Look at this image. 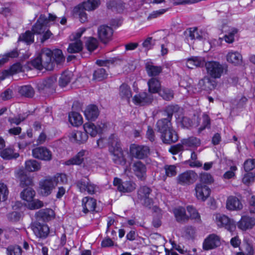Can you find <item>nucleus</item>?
Instances as JSON below:
<instances>
[{
    "mask_svg": "<svg viewBox=\"0 0 255 255\" xmlns=\"http://www.w3.org/2000/svg\"><path fill=\"white\" fill-rule=\"evenodd\" d=\"M31 64L34 67L40 70L43 69L48 71L53 70L54 62L52 60V50L47 48L42 49L36 57L32 61Z\"/></svg>",
    "mask_w": 255,
    "mask_h": 255,
    "instance_id": "nucleus-1",
    "label": "nucleus"
},
{
    "mask_svg": "<svg viewBox=\"0 0 255 255\" xmlns=\"http://www.w3.org/2000/svg\"><path fill=\"white\" fill-rule=\"evenodd\" d=\"M57 18L56 15L52 14H49L48 18L44 15L41 14L35 24L32 26V31L33 33L44 34L41 39L42 42L49 38L52 35L51 32L48 29V27L49 26V22L55 21Z\"/></svg>",
    "mask_w": 255,
    "mask_h": 255,
    "instance_id": "nucleus-2",
    "label": "nucleus"
},
{
    "mask_svg": "<svg viewBox=\"0 0 255 255\" xmlns=\"http://www.w3.org/2000/svg\"><path fill=\"white\" fill-rule=\"evenodd\" d=\"M174 109V107L173 106L167 107L163 113V116L166 117L157 121L156 127L157 131L160 133L166 131L167 129L169 130V128L172 127L171 120L172 118Z\"/></svg>",
    "mask_w": 255,
    "mask_h": 255,
    "instance_id": "nucleus-3",
    "label": "nucleus"
},
{
    "mask_svg": "<svg viewBox=\"0 0 255 255\" xmlns=\"http://www.w3.org/2000/svg\"><path fill=\"white\" fill-rule=\"evenodd\" d=\"M205 66L207 74L214 79L220 78L225 69L222 64L215 61L207 62Z\"/></svg>",
    "mask_w": 255,
    "mask_h": 255,
    "instance_id": "nucleus-4",
    "label": "nucleus"
},
{
    "mask_svg": "<svg viewBox=\"0 0 255 255\" xmlns=\"http://www.w3.org/2000/svg\"><path fill=\"white\" fill-rule=\"evenodd\" d=\"M152 190L146 186H143L138 190V199L142 204L146 207L150 208L153 204L151 197Z\"/></svg>",
    "mask_w": 255,
    "mask_h": 255,
    "instance_id": "nucleus-5",
    "label": "nucleus"
},
{
    "mask_svg": "<svg viewBox=\"0 0 255 255\" xmlns=\"http://www.w3.org/2000/svg\"><path fill=\"white\" fill-rule=\"evenodd\" d=\"M76 185L82 193L87 192L88 194L91 195L96 193L97 186L92 183L88 177L78 180Z\"/></svg>",
    "mask_w": 255,
    "mask_h": 255,
    "instance_id": "nucleus-6",
    "label": "nucleus"
},
{
    "mask_svg": "<svg viewBox=\"0 0 255 255\" xmlns=\"http://www.w3.org/2000/svg\"><path fill=\"white\" fill-rule=\"evenodd\" d=\"M150 149L147 146L132 144L130 146V152L132 157L142 159L147 157Z\"/></svg>",
    "mask_w": 255,
    "mask_h": 255,
    "instance_id": "nucleus-7",
    "label": "nucleus"
},
{
    "mask_svg": "<svg viewBox=\"0 0 255 255\" xmlns=\"http://www.w3.org/2000/svg\"><path fill=\"white\" fill-rule=\"evenodd\" d=\"M197 177V174L195 172L189 170L180 174L177 177V182L181 185H189L193 184L196 180Z\"/></svg>",
    "mask_w": 255,
    "mask_h": 255,
    "instance_id": "nucleus-8",
    "label": "nucleus"
},
{
    "mask_svg": "<svg viewBox=\"0 0 255 255\" xmlns=\"http://www.w3.org/2000/svg\"><path fill=\"white\" fill-rule=\"evenodd\" d=\"M55 187V183L51 177H47L41 180L39 182L40 193L44 196L49 195Z\"/></svg>",
    "mask_w": 255,
    "mask_h": 255,
    "instance_id": "nucleus-9",
    "label": "nucleus"
},
{
    "mask_svg": "<svg viewBox=\"0 0 255 255\" xmlns=\"http://www.w3.org/2000/svg\"><path fill=\"white\" fill-rule=\"evenodd\" d=\"M32 156L37 159L50 161L52 159L51 152L45 147H37L32 149Z\"/></svg>",
    "mask_w": 255,
    "mask_h": 255,
    "instance_id": "nucleus-10",
    "label": "nucleus"
},
{
    "mask_svg": "<svg viewBox=\"0 0 255 255\" xmlns=\"http://www.w3.org/2000/svg\"><path fill=\"white\" fill-rule=\"evenodd\" d=\"M132 170L135 176L140 180H145L146 178L147 168L140 161L134 162L132 165Z\"/></svg>",
    "mask_w": 255,
    "mask_h": 255,
    "instance_id": "nucleus-11",
    "label": "nucleus"
},
{
    "mask_svg": "<svg viewBox=\"0 0 255 255\" xmlns=\"http://www.w3.org/2000/svg\"><path fill=\"white\" fill-rule=\"evenodd\" d=\"M114 185L117 187L118 190L122 192H130L135 188V184L131 181L122 182L118 178H115L113 181Z\"/></svg>",
    "mask_w": 255,
    "mask_h": 255,
    "instance_id": "nucleus-12",
    "label": "nucleus"
},
{
    "mask_svg": "<svg viewBox=\"0 0 255 255\" xmlns=\"http://www.w3.org/2000/svg\"><path fill=\"white\" fill-rule=\"evenodd\" d=\"M113 34V29L109 26L103 25L98 29L99 38L104 43H107L111 39Z\"/></svg>",
    "mask_w": 255,
    "mask_h": 255,
    "instance_id": "nucleus-13",
    "label": "nucleus"
},
{
    "mask_svg": "<svg viewBox=\"0 0 255 255\" xmlns=\"http://www.w3.org/2000/svg\"><path fill=\"white\" fill-rule=\"evenodd\" d=\"M195 191L196 198L202 201H205L210 194V189L201 183L196 185Z\"/></svg>",
    "mask_w": 255,
    "mask_h": 255,
    "instance_id": "nucleus-14",
    "label": "nucleus"
},
{
    "mask_svg": "<svg viewBox=\"0 0 255 255\" xmlns=\"http://www.w3.org/2000/svg\"><path fill=\"white\" fill-rule=\"evenodd\" d=\"M31 228L34 234L38 238H45L49 233V229L46 225L38 222L33 223Z\"/></svg>",
    "mask_w": 255,
    "mask_h": 255,
    "instance_id": "nucleus-15",
    "label": "nucleus"
},
{
    "mask_svg": "<svg viewBox=\"0 0 255 255\" xmlns=\"http://www.w3.org/2000/svg\"><path fill=\"white\" fill-rule=\"evenodd\" d=\"M84 128L85 132L86 134H89L91 136L94 137L97 134L101 133L103 129L106 127V125L101 123L97 126H95L93 123L88 122L84 125Z\"/></svg>",
    "mask_w": 255,
    "mask_h": 255,
    "instance_id": "nucleus-16",
    "label": "nucleus"
},
{
    "mask_svg": "<svg viewBox=\"0 0 255 255\" xmlns=\"http://www.w3.org/2000/svg\"><path fill=\"white\" fill-rule=\"evenodd\" d=\"M135 104L143 106L151 104L153 101V96L150 93H140L135 95L133 98Z\"/></svg>",
    "mask_w": 255,
    "mask_h": 255,
    "instance_id": "nucleus-17",
    "label": "nucleus"
},
{
    "mask_svg": "<svg viewBox=\"0 0 255 255\" xmlns=\"http://www.w3.org/2000/svg\"><path fill=\"white\" fill-rule=\"evenodd\" d=\"M220 244V237L215 234H211L205 240L203 248L205 250H209L219 247Z\"/></svg>",
    "mask_w": 255,
    "mask_h": 255,
    "instance_id": "nucleus-18",
    "label": "nucleus"
},
{
    "mask_svg": "<svg viewBox=\"0 0 255 255\" xmlns=\"http://www.w3.org/2000/svg\"><path fill=\"white\" fill-rule=\"evenodd\" d=\"M109 151L112 155V160L115 164L122 165L126 164V159L121 147L115 149L112 147L110 148Z\"/></svg>",
    "mask_w": 255,
    "mask_h": 255,
    "instance_id": "nucleus-19",
    "label": "nucleus"
},
{
    "mask_svg": "<svg viewBox=\"0 0 255 255\" xmlns=\"http://www.w3.org/2000/svg\"><path fill=\"white\" fill-rule=\"evenodd\" d=\"M161 138L164 143L169 144L175 142L178 139V135L172 127L161 133Z\"/></svg>",
    "mask_w": 255,
    "mask_h": 255,
    "instance_id": "nucleus-20",
    "label": "nucleus"
},
{
    "mask_svg": "<svg viewBox=\"0 0 255 255\" xmlns=\"http://www.w3.org/2000/svg\"><path fill=\"white\" fill-rule=\"evenodd\" d=\"M216 221L219 227H225L228 230H231L232 228H235L233 221L224 215L217 214Z\"/></svg>",
    "mask_w": 255,
    "mask_h": 255,
    "instance_id": "nucleus-21",
    "label": "nucleus"
},
{
    "mask_svg": "<svg viewBox=\"0 0 255 255\" xmlns=\"http://www.w3.org/2000/svg\"><path fill=\"white\" fill-rule=\"evenodd\" d=\"M204 58L199 56H193L187 60L186 66L189 69H194L197 67H202L205 65Z\"/></svg>",
    "mask_w": 255,
    "mask_h": 255,
    "instance_id": "nucleus-22",
    "label": "nucleus"
},
{
    "mask_svg": "<svg viewBox=\"0 0 255 255\" xmlns=\"http://www.w3.org/2000/svg\"><path fill=\"white\" fill-rule=\"evenodd\" d=\"M96 200L91 197H85L82 200L83 211L85 213L95 211L96 207Z\"/></svg>",
    "mask_w": 255,
    "mask_h": 255,
    "instance_id": "nucleus-23",
    "label": "nucleus"
},
{
    "mask_svg": "<svg viewBox=\"0 0 255 255\" xmlns=\"http://www.w3.org/2000/svg\"><path fill=\"white\" fill-rule=\"evenodd\" d=\"M243 207V204L236 197L230 196L227 200L226 207L229 210H240Z\"/></svg>",
    "mask_w": 255,
    "mask_h": 255,
    "instance_id": "nucleus-24",
    "label": "nucleus"
},
{
    "mask_svg": "<svg viewBox=\"0 0 255 255\" xmlns=\"http://www.w3.org/2000/svg\"><path fill=\"white\" fill-rule=\"evenodd\" d=\"M70 138L72 141L83 143L87 140L88 135L85 132L76 130L71 133Z\"/></svg>",
    "mask_w": 255,
    "mask_h": 255,
    "instance_id": "nucleus-25",
    "label": "nucleus"
},
{
    "mask_svg": "<svg viewBox=\"0 0 255 255\" xmlns=\"http://www.w3.org/2000/svg\"><path fill=\"white\" fill-rule=\"evenodd\" d=\"M84 114L87 120H95L98 117L99 112L96 106L90 105L86 108Z\"/></svg>",
    "mask_w": 255,
    "mask_h": 255,
    "instance_id": "nucleus-26",
    "label": "nucleus"
},
{
    "mask_svg": "<svg viewBox=\"0 0 255 255\" xmlns=\"http://www.w3.org/2000/svg\"><path fill=\"white\" fill-rule=\"evenodd\" d=\"M255 225V220L249 217H243L238 223V227L242 230L252 228Z\"/></svg>",
    "mask_w": 255,
    "mask_h": 255,
    "instance_id": "nucleus-27",
    "label": "nucleus"
},
{
    "mask_svg": "<svg viewBox=\"0 0 255 255\" xmlns=\"http://www.w3.org/2000/svg\"><path fill=\"white\" fill-rule=\"evenodd\" d=\"M145 69L147 75L150 77L158 76L162 71L161 66L154 65L152 62L146 63Z\"/></svg>",
    "mask_w": 255,
    "mask_h": 255,
    "instance_id": "nucleus-28",
    "label": "nucleus"
},
{
    "mask_svg": "<svg viewBox=\"0 0 255 255\" xmlns=\"http://www.w3.org/2000/svg\"><path fill=\"white\" fill-rule=\"evenodd\" d=\"M148 91L151 94L158 93L161 88V84L158 78H151L147 82Z\"/></svg>",
    "mask_w": 255,
    "mask_h": 255,
    "instance_id": "nucleus-29",
    "label": "nucleus"
},
{
    "mask_svg": "<svg viewBox=\"0 0 255 255\" xmlns=\"http://www.w3.org/2000/svg\"><path fill=\"white\" fill-rule=\"evenodd\" d=\"M85 150H81L79 151L73 157L68 159L65 162V164L66 165H80L84 160V156L85 153Z\"/></svg>",
    "mask_w": 255,
    "mask_h": 255,
    "instance_id": "nucleus-30",
    "label": "nucleus"
},
{
    "mask_svg": "<svg viewBox=\"0 0 255 255\" xmlns=\"http://www.w3.org/2000/svg\"><path fill=\"white\" fill-rule=\"evenodd\" d=\"M187 38H190V39H201L205 35L201 31H199L196 27H191L188 29L185 32Z\"/></svg>",
    "mask_w": 255,
    "mask_h": 255,
    "instance_id": "nucleus-31",
    "label": "nucleus"
},
{
    "mask_svg": "<svg viewBox=\"0 0 255 255\" xmlns=\"http://www.w3.org/2000/svg\"><path fill=\"white\" fill-rule=\"evenodd\" d=\"M119 95L123 100L129 102L132 96L131 91L129 86L123 84L119 88Z\"/></svg>",
    "mask_w": 255,
    "mask_h": 255,
    "instance_id": "nucleus-32",
    "label": "nucleus"
},
{
    "mask_svg": "<svg viewBox=\"0 0 255 255\" xmlns=\"http://www.w3.org/2000/svg\"><path fill=\"white\" fill-rule=\"evenodd\" d=\"M227 60L235 65H238L241 63L242 56L238 52L231 51L227 55Z\"/></svg>",
    "mask_w": 255,
    "mask_h": 255,
    "instance_id": "nucleus-33",
    "label": "nucleus"
},
{
    "mask_svg": "<svg viewBox=\"0 0 255 255\" xmlns=\"http://www.w3.org/2000/svg\"><path fill=\"white\" fill-rule=\"evenodd\" d=\"M40 163L34 159L27 160L25 162V170L29 172H35L40 170Z\"/></svg>",
    "mask_w": 255,
    "mask_h": 255,
    "instance_id": "nucleus-34",
    "label": "nucleus"
},
{
    "mask_svg": "<svg viewBox=\"0 0 255 255\" xmlns=\"http://www.w3.org/2000/svg\"><path fill=\"white\" fill-rule=\"evenodd\" d=\"M177 221L179 222L187 221L189 217L186 214L185 209L183 207H178L173 210Z\"/></svg>",
    "mask_w": 255,
    "mask_h": 255,
    "instance_id": "nucleus-35",
    "label": "nucleus"
},
{
    "mask_svg": "<svg viewBox=\"0 0 255 255\" xmlns=\"http://www.w3.org/2000/svg\"><path fill=\"white\" fill-rule=\"evenodd\" d=\"M54 211L51 209L40 210L36 213L37 218H40L43 221H49L54 216Z\"/></svg>",
    "mask_w": 255,
    "mask_h": 255,
    "instance_id": "nucleus-36",
    "label": "nucleus"
},
{
    "mask_svg": "<svg viewBox=\"0 0 255 255\" xmlns=\"http://www.w3.org/2000/svg\"><path fill=\"white\" fill-rule=\"evenodd\" d=\"M18 41H22L26 43L27 45H29L34 42V33L33 32L27 30L25 32L21 34L18 38Z\"/></svg>",
    "mask_w": 255,
    "mask_h": 255,
    "instance_id": "nucleus-37",
    "label": "nucleus"
},
{
    "mask_svg": "<svg viewBox=\"0 0 255 255\" xmlns=\"http://www.w3.org/2000/svg\"><path fill=\"white\" fill-rule=\"evenodd\" d=\"M69 121L71 125L75 127L81 125L83 123L81 116L78 113L75 112L69 114Z\"/></svg>",
    "mask_w": 255,
    "mask_h": 255,
    "instance_id": "nucleus-38",
    "label": "nucleus"
},
{
    "mask_svg": "<svg viewBox=\"0 0 255 255\" xmlns=\"http://www.w3.org/2000/svg\"><path fill=\"white\" fill-rule=\"evenodd\" d=\"M121 60L119 58L114 57L106 60H98L96 64L100 66H106L109 67L111 65H115L120 63Z\"/></svg>",
    "mask_w": 255,
    "mask_h": 255,
    "instance_id": "nucleus-39",
    "label": "nucleus"
},
{
    "mask_svg": "<svg viewBox=\"0 0 255 255\" xmlns=\"http://www.w3.org/2000/svg\"><path fill=\"white\" fill-rule=\"evenodd\" d=\"M199 88L203 90L209 91L214 88L211 79L208 77H204L199 80L198 83Z\"/></svg>",
    "mask_w": 255,
    "mask_h": 255,
    "instance_id": "nucleus-40",
    "label": "nucleus"
},
{
    "mask_svg": "<svg viewBox=\"0 0 255 255\" xmlns=\"http://www.w3.org/2000/svg\"><path fill=\"white\" fill-rule=\"evenodd\" d=\"M181 142L184 145L191 147H198L200 146L201 144L200 139L194 136H191L188 138L183 139L181 140Z\"/></svg>",
    "mask_w": 255,
    "mask_h": 255,
    "instance_id": "nucleus-41",
    "label": "nucleus"
},
{
    "mask_svg": "<svg viewBox=\"0 0 255 255\" xmlns=\"http://www.w3.org/2000/svg\"><path fill=\"white\" fill-rule=\"evenodd\" d=\"M100 4V0H88L79 5L85 10H93L98 7Z\"/></svg>",
    "mask_w": 255,
    "mask_h": 255,
    "instance_id": "nucleus-42",
    "label": "nucleus"
},
{
    "mask_svg": "<svg viewBox=\"0 0 255 255\" xmlns=\"http://www.w3.org/2000/svg\"><path fill=\"white\" fill-rule=\"evenodd\" d=\"M73 74L70 72H65L63 73L59 80V86L61 87H65L71 81Z\"/></svg>",
    "mask_w": 255,
    "mask_h": 255,
    "instance_id": "nucleus-43",
    "label": "nucleus"
},
{
    "mask_svg": "<svg viewBox=\"0 0 255 255\" xmlns=\"http://www.w3.org/2000/svg\"><path fill=\"white\" fill-rule=\"evenodd\" d=\"M52 51V60H54V64L57 65L61 64L65 61V57L63 55L61 50L56 49Z\"/></svg>",
    "mask_w": 255,
    "mask_h": 255,
    "instance_id": "nucleus-44",
    "label": "nucleus"
},
{
    "mask_svg": "<svg viewBox=\"0 0 255 255\" xmlns=\"http://www.w3.org/2000/svg\"><path fill=\"white\" fill-rule=\"evenodd\" d=\"M83 44L81 41H74L69 44L67 51L69 53H78L82 50Z\"/></svg>",
    "mask_w": 255,
    "mask_h": 255,
    "instance_id": "nucleus-45",
    "label": "nucleus"
},
{
    "mask_svg": "<svg viewBox=\"0 0 255 255\" xmlns=\"http://www.w3.org/2000/svg\"><path fill=\"white\" fill-rule=\"evenodd\" d=\"M35 191L31 188L24 189L20 193L21 198L27 202L31 201L35 196Z\"/></svg>",
    "mask_w": 255,
    "mask_h": 255,
    "instance_id": "nucleus-46",
    "label": "nucleus"
},
{
    "mask_svg": "<svg viewBox=\"0 0 255 255\" xmlns=\"http://www.w3.org/2000/svg\"><path fill=\"white\" fill-rule=\"evenodd\" d=\"M107 76L108 74L106 69L103 68H100L94 71L93 79L100 81L107 78Z\"/></svg>",
    "mask_w": 255,
    "mask_h": 255,
    "instance_id": "nucleus-47",
    "label": "nucleus"
},
{
    "mask_svg": "<svg viewBox=\"0 0 255 255\" xmlns=\"http://www.w3.org/2000/svg\"><path fill=\"white\" fill-rule=\"evenodd\" d=\"M1 157L4 159H11L12 158H16L19 156L17 153H14L12 149L10 148H5L0 152Z\"/></svg>",
    "mask_w": 255,
    "mask_h": 255,
    "instance_id": "nucleus-48",
    "label": "nucleus"
},
{
    "mask_svg": "<svg viewBox=\"0 0 255 255\" xmlns=\"http://www.w3.org/2000/svg\"><path fill=\"white\" fill-rule=\"evenodd\" d=\"M107 140L109 150L110 148L112 147L115 149L118 148H121L120 141L116 134H113L111 135Z\"/></svg>",
    "mask_w": 255,
    "mask_h": 255,
    "instance_id": "nucleus-49",
    "label": "nucleus"
},
{
    "mask_svg": "<svg viewBox=\"0 0 255 255\" xmlns=\"http://www.w3.org/2000/svg\"><path fill=\"white\" fill-rule=\"evenodd\" d=\"M19 92L20 95L26 97H32L34 94L33 88L29 85L23 86L20 87Z\"/></svg>",
    "mask_w": 255,
    "mask_h": 255,
    "instance_id": "nucleus-50",
    "label": "nucleus"
},
{
    "mask_svg": "<svg viewBox=\"0 0 255 255\" xmlns=\"http://www.w3.org/2000/svg\"><path fill=\"white\" fill-rule=\"evenodd\" d=\"M158 93L165 100L170 101L173 98L174 93L170 89L164 88L160 89Z\"/></svg>",
    "mask_w": 255,
    "mask_h": 255,
    "instance_id": "nucleus-51",
    "label": "nucleus"
},
{
    "mask_svg": "<svg viewBox=\"0 0 255 255\" xmlns=\"http://www.w3.org/2000/svg\"><path fill=\"white\" fill-rule=\"evenodd\" d=\"M187 212L190 214V218L196 222L200 223L201 221L200 216L197 211L192 206L187 207Z\"/></svg>",
    "mask_w": 255,
    "mask_h": 255,
    "instance_id": "nucleus-52",
    "label": "nucleus"
},
{
    "mask_svg": "<svg viewBox=\"0 0 255 255\" xmlns=\"http://www.w3.org/2000/svg\"><path fill=\"white\" fill-rule=\"evenodd\" d=\"M192 80L191 79H183L179 82V86L187 90V93L191 94L194 92L193 91V88L191 85Z\"/></svg>",
    "mask_w": 255,
    "mask_h": 255,
    "instance_id": "nucleus-53",
    "label": "nucleus"
},
{
    "mask_svg": "<svg viewBox=\"0 0 255 255\" xmlns=\"http://www.w3.org/2000/svg\"><path fill=\"white\" fill-rule=\"evenodd\" d=\"M84 10V9L80 5H78L74 9V12L79 15L80 20L81 22H84L87 20V14Z\"/></svg>",
    "mask_w": 255,
    "mask_h": 255,
    "instance_id": "nucleus-54",
    "label": "nucleus"
},
{
    "mask_svg": "<svg viewBox=\"0 0 255 255\" xmlns=\"http://www.w3.org/2000/svg\"><path fill=\"white\" fill-rule=\"evenodd\" d=\"M51 178L56 186L59 184H64L67 181V176L65 174H57L54 176L51 177Z\"/></svg>",
    "mask_w": 255,
    "mask_h": 255,
    "instance_id": "nucleus-55",
    "label": "nucleus"
},
{
    "mask_svg": "<svg viewBox=\"0 0 255 255\" xmlns=\"http://www.w3.org/2000/svg\"><path fill=\"white\" fill-rule=\"evenodd\" d=\"M86 45L89 51H92L97 48L98 42L96 38L91 37L87 40Z\"/></svg>",
    "mask_w": 255,
    "mask_h": 255,
    "instance_id": "nucleus-56",
    "label": "nucleus"
},
{
    "mask_svg": "<svg viewBox=\"0 0 255 255\" xmlns=\"http://www.w3.org/2000/svg\"><path fill=\"white\" fill-rule=\"evenodd\" d=\"M7 255H21V248L18 246H10L6 249Z\"/></svg>",
    "mask_w": 255,
    "mask_h": 255,
    "instance_id": "nucleus-57",
    "label": "nucleus"
},
{
    "mask_svg": "<svg viewBox=\"0 0 255 255\" xmlns=\"http://www.w3.org/2000/svg\"><path fill=\"white\" fill-rule=\"evenodd\" d=\"M202 125L198 129V132L200 133L206 128H210L211 125L210 118L208 115L204 114L203 115Z\"/></svg>",
    "mask_w": 255,
    "mask_h": 255,
    "instance_id": "nucleus-58",
    "label": "nucleus"
},
{
    "mask_svg": "<svg viewBox=\"0 0 255 255\" xmlns=\"http://www.w3.org/2000/svg\"><path fill=\"white\" fill-rule=\"evenodd\" d=\"M156 40L154 39L151 37L147 38L142 43V45L145 50L147 51L153 48L156 44Z\"/></svg>",
    "mask_w": 255,
    "mask_h": 255,
    "instance_id": "nucleus-59",
    "label": "nucleus"
},
{
    "mask_svg": "<svg viewBox=\"0 0 255 255\" xmlns=\"http://www.w3.org/2000/svg\"><path fill=\"white\" fill-rule=\"evenodd\" d=\"M164 169L167 176H174L177 174L176 167L174 165H166Z\"/></svg>",
    "mask_w": 255,
    "mask_h": 255,
    "instance_id": "nucleus-60",
    "label": "nucleus"
},
{
    "mask_svg": "<svg viewBox=\"0 0 255 255\" xmlns=\"http://www.w3.org/2000/svg\"><path fill=\"white\" fill-rule=\"evenodd\" d=\"M8 191L6 185L0 182V201H5L7 197Z\"/></svg>",
    "mask_w": 255,
    "mask_h": 255,
    "instance_id": "nucleus-61",
    "label": "nucleus"
},
{
    "mask_svg": "<svg viewBox=\"0 0 255 255\" xmlns=\"http://www.w3.org/2000/svg\"><path fill=\"white\" fill-rule=\"evenodd\" d=\"M255 180V174L252 172H249L245 174L243 178V182L247 185H249L253 183Z\"/></svg>",
    "mask_w": 255,
    "mask_h": 255,
    "instance_id": "nucleus-62",
    "label": "nucleus"
},
{
    "mask_svg": "<svg viewBox=\"0 0 255 255\" xmlns=\"http://www.w3.org/2000/svg\"><path fill=\"white\" fill-rule=\"evenodd\" d=\"M57 78L55 76H51L45 79L42 83L44 88H52L55 84Z\"/></svg>",
    "mask_w": 255,
    "mask_h": 255,
    "instance_id": "nucleus-63",
    "label": "nucleus"
},
{
    "mask_svg": "<svg viewBox=\"0 0 255 255\" xmlns=\"http://www.w3.org/2000/svg\"><path fill=\"white\" fill-rule=\"evenodd\" d=\"M244 169L246 172H249L255 168V159H248L244 164Z\"/></svg>",
    "mask_w": 255,
    "mask_h": 255,
    "instance_id": "nucleus-64",
    "label": "nucleus"
}]
</instances>
